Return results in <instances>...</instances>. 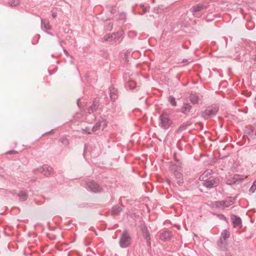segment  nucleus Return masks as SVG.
Instances as JSON below:
<instances>
[{
	"label": "nucleus",
	"mask_w": 256,
	"mask_h": 256,
	"mask_svg": "<svg viewBox=\"0 0 256 256\" xmlns=\"http://www.w3.org/2000/svg\"><path fill=\"white\" fill-rule=\"evenodd\" d=\"M122 34L120 32H116L112 34L110 36V35H106L104 38V40L106 41H112L115 40H116L119 39V38L120 37Z\"/></svg>",
	"instance_id": "ddd939ff"
},
{
	"label": "nucleus",
	"mask_w": 256,
	"mask_h": 256,
	"mask_svg": "<svg viewBox=\"0 0 256 256\" xmlns=\"http://www.w3.org/2000/svg\"><path fill=\"white\" fill-rule=\"evenodd\" d=\"M218 107L216 106L208 107L202 113V116L205 119H208L210 117L216 115L218 112Z\"/></svg>",
	"instance_id": "0eeeda50"
},
{
	"label": "nucleus",
	"mask_w": 256,
	"mask_h": 256,
	"mask_svg": "<svg viewBox=\"0 0 256 256\" xmlns=\"http://www.w3.org/2000/svg\"><path fill=\"white\" fill-rule=\"evenodd\" d=\"M30 180L32 182H35L36 181V178L32 179Z\"/></svg>",
	"instance_id": "ea45409f"
},
{
	"label": "nucleus",
	"mask_w": 256,
	"mask_h": 256,
	"mask_svg": "<svg viewBox=\"0 0 256 256\" xmlns=\"http://www.w3.org/2000/svg\"><path fill=\"white\" fill-rule=\"evenodd\" d=\"M59 140L62 144L64 146H68L69 144L68 140L64 137L60 138Z\"/></svg>",
	"instance_id": "a878e982"
},
{
	"label": "nucleus",
	"mask_w": 256,
	"mask_h": 256,
	"mask_svg": "<svg viewBox=\"0 0 256 256\" xmlns=\"http://www.w3.org/2000/svg\"><path fill=\"white\" fill-rule=\"evenodd\" d=\"M190 100L193 104H196L198 102L199 97L196 94H191L190 96Z\"/></svg>",
	"instance_id": "412c9836"
},
{
	"label": "nucleus",
	"mask_w": 256,
	"mask_h": 256,
	"mask_svg": "<svg viewBox=\"0 0 256 256\" xmlns=\"http://www.w3.org/2000/svg\"><path fill=\"white\" fill-rule=\"evenodd\" d=\"M171 234L170 232L165 230L160 234V238L163 241H167L170 239Z\"/></svg>",
	"instance_id": "dca6fc26"
},
{
	"label": "nucleus",
	"mask_w": 256,
	"mask_h": 256,
	"mask_svg": "<svg viewBox=\"0 0 256 256\" xmlns=\"http://www.w3.org/2000/svg\"><path fill=\"white\" fill-rule=\"evenodd\" d=\"M17 196L19 198L20 201H25L27 200L28 194L26 190H22L18 194Z\"/></svg>",
	"instance_id": "a211bd4d"
},
{
	"label": "nucleus",
	"mask_w": 256,
	"mask_h": 256,
	"mask_svg": "<svg viewBox=\"0 0 256 256\" xmlns=\"http://www.w3.org/2000/svg\"><path fill=\"white\" fill-rule=\"evenodd\" d=\"M189 126V124H184V123L182 124L176 130V132H177V133L181 132L182 131L185 130L186 129V128H187V126Z\"/></svg>",
	"instance_id": "b1692460"
},
{
	"label": "nucleus",
	"mask_w": 256,
	"mask_h": 256,
	"mask_svg": "<svg viewBox=\"0 0 256 256\" xmlns=\"http://www.w3.org/2000/svg\"><path fill=\"white\" fill-rule=\"evenodd\" d=\"M136 83L134 81L132 80V78H130L127 86L130 90H133L136 88Z\"/></svg>",
	"instance_id": "5701e85b"
},
{
	"label": "nucleus",
	"mask_w": 256,
	"mask_h": 256,
	"mask_svg": "<svg viewBox=\"0 0 256 256\" xmlns=\"http://www.w3.org/2000/svg\"><path fill=\"white\" fill-rule=\"evenodd\" d=\"M147 241V244L148 246H150V238L148 239H145Z\"/></svg>",
	"instance_id": "72a5a7b5"
},
{
	"label": "nucleus",
	"mask_w": 256,
	"mask_h": 256,
	"mask_svg": "<svg viewBox=\"0 0 256 256\" xmlns=\"http://www.w3.org/2000/svg\"><path fill=\"white\" fill-rule=\"evenodd\" d=\"M64 52L66 55L67 56H69V54L66 50L64 49Z\"/></svg>",
	"instance_id": "c9c22d12"
},
{
	"label": "nucleus",
	"mask_w": 256,
	"mask_h": 256,
	"mask_svg": "<svg viewBox=\"0 0 256 256\" xmlns=\"http://www.w3.org/2000/svg\"><path fill=\"white\" fill-rule=\"evenodd\" d=\"M88 188L94 192H100L102 190V188L94 181H88L86 182Z\"/></svg>",
	"instance_id": "1a4fd4ad"
},
{
	"label": "nucleus",
	"mask_w": 256,
	"mask_h": 256,
	"mask_svg": "<svg viewBox=\"0 0 256 256\" xmlns=\"http://www.w3.org/2000/svg\"><path fill=\"white\" fill-rule=\"evenodd\" d=\"M16 153H17V152L14 150H11V151H9L8 152H7V154H16Z\"/></svg>",
	"instance_id": "f704fd0d"
},
{
	"label": "nucleus",
	"mask_w": 256,
	"mask_h": 256,
	"mask_svg": "<svg viewBox=\"0 0 256 256\" xmlns=\"http://www.w3.org/2000/svg\"><path fill=\"white\" fill-rule=\"evenodd\" d=\"M140 7H141V8H142V12H143L144 13H145V12H147V10H147V8H145V7L144 6V5H141V6H140Z\"/></svg>",
	"instance_id": "2f4dec72"
},
{
	"label": "nucleus",
	"mask_w": 256,
	"mask_h": 256,
	"mask_svg": "<svg viewBox=\"0 0 256 256\" xmlns=\"http://www.w3.org/2000/svg\"><path fill=\"white\" fill-rule=\"evenodd\" d=\"M234 200L231 198L226 200L216 201L212 204V206L214 208L224 209L234 204Z\"/></svg>",
	"instance_id": "423d86ee"
},
{
	"label": "nucleus",
	"mask_w": 256,
	"mask_h": 256,
	"mask_svg": "<svg viewBox=\"0 0 256 256\" xmlns=\"http://www.w3.org/2000/svg\"><path fill=\"white\" fill-rule=\"evenodd\" d=\"M140 229L144 239H148L150 238V234L146 226L144 224H141Z\"/></svg>",
	"instance_id": "2eb2a0df"
},
{
	"label": "nucleus",
	"mask_w": 256,
	"mask_h": 256,
	"mask_svg": "<svg viewBox=\"0 0 256 256\" xmlns=\"http://www.w3.org/2000/svg\"><path fill=\"white\" fill-rule=\"evenodd\" d=\"M212 170H206L199 178V180L202 181L208 180L210 176H212Z\"/></svg>",
	"instance_id": "4468645a"
},
{
	"label": "nucleus",
	"mask_w": 256,
	"mask_h": 256,
	"mask_svg": "<svg viewBox=\"0 0 256 256\" xmlns=\"http://www.w3.org/2000/svg\"><path fill=\"white\" fill-rule=\"evenodd\" d=\"M106 28L108 30H111L112 28V23H108L106 26Z\"/></svg>",
	"instance_id": "7c9ffc66"
},
{
	"label": "nucleus",
	"mask_w": 256,
	"mask_h": 256,
	"mask_svg": "<svg viewBox=\"0 0 256 256\" xmlns=\"http://www.w3.org/2000/svg\"><path fill=\"white\" fill-rule=\"evenodd\" d=\"M100 106V101L98 99L96 98L93 101L92 106H89L88 108V114H90L96 112Z\"/></svg>",
	"instance_id": "f8f14e48"
},
{
	"label": "nucleus",
	"mask_w": 256,
	"mask_h": 256,
	"mask_svg": "<svg viewBox=\"0 0 256 256\" xmlns=\"http://www.w3.org/2000/svg\"><path fill=\"white\" fill-rule=\"evenodd\" d=\"M109 90L110 98L113 100H116L118 97L117 90L114 86H110V87Z\"/></svg>",
	"instance_id": "f3484780"
},
{
	"label": "nucleus",
	"mask_w": 256,
	"mask_h": 256,
	"mask_svg": "<svg viewBox=\"0 0 256 256\" xmlns=\"http://www.w3.org/2000/svg\"><path fill=\"white\" fill-rule=\"evenodd\" d=\"M192 108V106L188 103H184L182 108L181 112L184 114H188L190 112V109Z\"/></svg>",
	"instance_id": "6ab92c4d"
},
{
	"label": "nucleus",
	"mask_w": 256,
	"mask_h": 256,
	"mask_svg": "<svg viewBox=\"0 0 256 256\" xmlns=\"http://www.w3.org/2000/svg\"><path fill=\"white\" fill-rule=\"evenodd\" d=\"M100 126H101V122H96L94 124V126H93V128H92V130L94 132L97 131L98 130L100 129Z\"/></svg>",
	"instance_id": "bb28decb"
},
{
	"label": "nucleus",
	"mask_w": 256,
	"mask_h": 256,
	"mask_svg": "<svg viewBox=\"0 0 256 256\" xmlns=\"http://www.w3.org/2000/svg\"><path fill=\"white\" fill-rule=\"evenodd\" d=\"M172 122L170 118L169 114L166 112H162L159 117L160 127L164 130H167L170 128Z\"/></svg>",
	"instance_id": "f03ea898"
},
{
	"label": "nucleus",
	"mask_w": 256,
	"mask_h": 256,
	"mask_svg": "<svg viewBox=\"0 0 256 256\" xmlns=\"http://www.w3.org/2000/svg\"><path fill=\"white\" fill-rule=\"evenodd\" d=\"M132 242V238L128 230H124L120 238V246L122 248H126L130 246Z\"/></svg>",
	"instance_id": "7ed1b4c3"
},
{
	"label": "nucleus",
	"mask_w": 256,
	"mask_h": 256,
	"mask_svg": "<svg viewBox=\"0 0 256 256\" xmlns=\"http://www.w3.org/2000/svg\"><path fill=\"white\" fill-rule=\"evenodd\" d=\"M208 6V4H199L192 7L191 10L194 16H196V13L206 9Z\"/></svg>",
	"instance_id": "9d476101"
},
{
	"label": "nucleus",
	"mask_w": 256,
	"mask_h": 256,
	"mask_svg": "<svg viewBox=\"0 0 256 256\" xmlns=\"http://www.w3.org/2000/svg\"><path fill=\"white\" fill-rule=\"evenodd\" d=\"M57 16V14L56 12H54V11H52V16L53 18H56Z\"/></svg>",
	"instance_id": "473e14b6"
},
{
	"label": "nucleus",
	"mask_w": 256,
	"mask_h": 256,
	"mask_svg": "<svg viewBox=\"0 0 256 256\" xmlns=\"http://www.w3.org/2000/svg\"><path fill=\"white\" fill-rule=\"evenodd\" d=\"M52 172V168L46 164L43 165L42 166H40L39 168L33 170V173L34 174H38V173H41L46 176H48L51 175Z\"/></svg>",
	"instance_id": "39448f33"
},
{
	"label": "nucleus",
	"mask_w": 256,
	"mask_h": 256,
	"mask_svg": "<svg viewBox=\"0 0 256 256\" xmlns=\"http://www.w3.org/2000/svg\"><path fill=\"white\" fill-rule=\"evenodd\" d=\"M47 32V34H50V35H51V36H53V34H52V32Z\"/></svg>",
	"instance_id": "58836bf2"
},
{
	"label": "nucleus",
	"mask_w": 256,
	"mask_h": 256,
	"mask_svg": "<svg viewBox=\"0 0 256 256\" xmlns=\"http://www.w3.org/2000/svg\"><path fill=\"white\" fill-rule=\"evenodd\" d=\"M42 28L46 30H50L52 28V26H50L48 22L46 20H42L41 22Z\"/></svg>",
	"instance_id": "aec40b11"
},
{
	"label": "nucleus",
	"mask_w": 256,
	"mask_h": 256,
	"mask_svg": "<svg viewBox=\"0 0 256 256\" xmlns=\"http://www.w3.org/2000/svg\"><path fill=\"white\" fill-rule=\"evenodd\" d=\"M186 61H187V60H183V62H186Z\"/></svg>",
	"instance_id": "79ce46f5"
},
{
	"label": "nucleus",
	"mask_w": 256,
	"mask_h": 256,
	"mask_svg": "<svg viewBox=\"0 0 256 256\" xmlns=\"http://www.w3.org/2000/svg\"><path fill=\"white\" fill-rule=\"evenodd\" d=\"M203 185L207 188H211L217 186L218 183V179L213 176L210 178L206 180H204Z\"/></svg>",
	"instance_id": "6e6552de"
},
{
	"label": "nucleus",
	"mask_w": 256,
	"mask_h": 256,
	"mask_svg": "<svg viewBox=\"0 0 256 256\" xmlns=\"http://www.w3.org/2000/svg\"><path fill=\"white\" fill-rule=\"evenodd\" d=\"M126 14L124 12H120L118 14V20H123L126 18Z\"/></svg>",
	"instance_id": "c85d7f7f"
},
{
	"label": "nucleus",
	"mask_w": 256,
	"mask_h": 256,
	"mask_svg": "<svg viewBox=\"0 0 256 256\" xmlns=\"http://www.w3.org/2000/svg\"><path fill=\"white\" fill-rule=\"evenodd\" d=\"M0 176L2 177V178H4V176L2 174H0Z\"/></svg>",
	"instance_id": "a19ab883"
},
{
	"label": "nucleus",
	"mask_w": 256,
	"mask_h": 256,
	"mask_svg": "<svg viewBox=\"0 0 256 256\" xmlns=\"http://www.w3.org/2000/svg\"><path fill=\"white\" fill-rule=\"evenodd\" d=\"M169 170L170 172L174 176L178 186H182L184 184V180L181 164H172Z\"/></svg>",
	"instance_id": "f257e3e1"
},
{
	"label": "nucleus",
	"mask_w": 256,
	"mask_h": 256,
	"mask_svg": "<svg viewBox=\"0 0 256 256\" xmlns=\"http://www.w3.org/2000/svg\"><path fill=\"white\" fill-rule=\"evenodd\" d=\"M230 236V232L228 230L226 229L224 230L222 233L220 238L218 242V245L222 250L226 248L227 243L226 240Z\"/></svg>",
	"instance_id": "20e7f679"
},
{
	"label": "nucleus",
	"mask_w": 256,
	"mask_h": 256,
	"mask_svg": "<svg viewBox=\"0 0 256 256\" xmlns=\"http://www.w3.org/2000/svg\"><path fill=\"white\" fill-rule=\"evenodd\" d=\"M166 182H168V183L170 184V182H171V181L169 179V178H167L166 180Z\"/></svg>",
	"instance_id": "4c0bfd02"
},
{
	"label": "nucleus",
	"mask_w": 256,
	"mask_h": 256,
	"mask_svg": "<svg viewBox=\"0 0 256 256\" xmlns=\"http://www.w3.org/2000/svg\"><path fill=\"white\" fill-rule=\"evenodd\" d=\"M231 219L234 228H238V229L242 228V222L241 218L240 217L236 215H232Z\"/></svg>",
	"instance_id": "9b49d317"
},
{
	"label": "nucleus",
	"mask_w": 256,
	"mask_h": 256,
	"mask_svg": "<svg viewBox=\"0 0 256 256\" xmlns=\"http://www.w3.org/2000/svg\"><path fill=\"white\" fill-rule=\"evenodd\" d=\"M20 2V0H10L8 2V4L10 6H18Z\"/></svg>",
	"instance_id": "393cba45"
},
{
	"label": "nucleus",
	"mask_w": 256,
	"mask_h": 256,
	"mask_svg": "<svg viewBox=\"0 0 256 256\" xmlns=\"http://www.w3.org/2000/svg\"><path fill=\"white\" fill-rule=\"evenodd\" d=\"M80 100L79 99H78V100H77V104H78V107H80Z\"/></svg>",
	"instance_id": "e433bc0d"
},
{
	"label": "nucleus",
	"mask_w": 256,
	"mask_h": 256,
	"mask_svg": "<svg viewBox=\"0 0 256 256\" xmlns=\"http://www.w3.org/2000/svg\"><path fill=\"white\" fill-rule=\"evenodd\" d=\"M256 190V180L253 182L252 185L250 188L249 190L252 193H254Z\"/></svg>",
	"instance_id": "c756f323"
},
{
	"label": "nucleus",
	"mask_w": 256,
	"mask_h": 256,
	"mask_svg": "<svg viewBox=\"0 0 256 256\" xmlns=\"http://www.w3.org/2000/svg\"><path fill=\"white\" fill-rule=\"evenodd\" d=\"M169 102L172 106H176V101L175 98L172 96H170L169 97Z\"/></svg>",
	"instance_id": "cd10ccee"
},
{
	"label": "nucleus",
	"mask_w": 256,
	"mask_h": 256,
	"mask_svg": "<svg viewBox=\"0 0 256 256\" xmlns=\"http://www.w3.org/2000/svg\"><path fill=\"white\" fill-rule=\"evenodd\" d=\"M122 208L119 206H115L112 208V215L116 216L118 214L122 211Z\"/></svg>",
	"instance_id": "4be33fe9"
}]
</instances>
